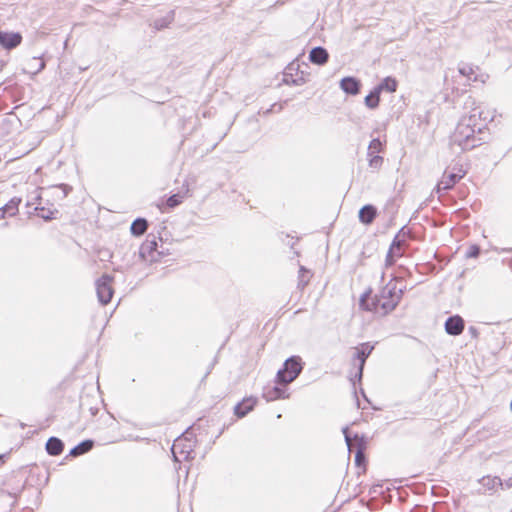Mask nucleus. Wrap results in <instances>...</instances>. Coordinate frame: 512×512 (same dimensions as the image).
<instances>
[{"label": "nucleus", "mask_w": 512, "mask_h": 512, "mask_svg": "<svg viewBox=\"0 0 512 512\" xmlns=\"http://www.w3.org/2000/svg\"><path fill=\"white\" fill-rule=\"evenodd\" d=\"M482 114L480 108L475 107L469 116H463L451 136V144L457 145L462 151H467L485 143L487 131L481 120L485 121L486 116L482 117Z\"/></svg>", "instance_id": "1"}, {"label": "nucleus", "mask_w": 512, "mask_h": 512, "mask_svg": "<svg viewBox=\"0 0 512 512\" xmlns=\"http://www.w3.org/2000/svg\"><path fill=\"white\" fill-rule=\"evenodd\" d=\"M404 290L405 287L397 288L394 280H391L380 290L379 294L375 296L372 302L373 307L370 308L367 305L366 309L375 310L376 312L381 310L383 314H388L399 304Z\"/></svg>", "instance_id": "2"}, {"label": "nucleus", "mask_w": 512, "mask_h": 512, "mask_svg": "<svg viewBox=\"0 0 512 512\" xmlns=\"http://www.w3.org/2000/svg\"><path fill=\"white\" fill-rule=\"evenodd\" d=\"M302 369V362L299 356L288 358L284 363V367L277 372V382L283 385L293 382L301 373Z\"/></svg>", "instance_id": "3"}, {"label": "nucleus", "mask_w": 512, "mask_h": 512, "mask_svg": "<svg viewBox=\"0 0 512 512\" xmlns=\"http://www.w3.org/2000/svg\"><path fill=\"white\" fill-rule=\"evenodd\" d=\"M191 433L186 431L182 436L178 437L172 445V453L176 461H180L177 454L183 455V458H188L189 454L193 451L194 441L190 438Z\"/></svg>", "instance_id": "4"}, {"label": "nucleus", "mask_w": 512, "mask_h": 512, "mask_svg": "<svg viewBox=\"0 0 512 512\" xmlns=\"http://www.w3.org/2000/svg\"><path fill=\"white\" fill-rule=\"evenodd\" d=\"M113 277L110 275H103L96 281V292L99 302L106 305L111 301L114 290L112 287Z\"/></svg>", "instance_id": "5"}, {"label": "nucleus", "mask_w": 512, "mask_h": 512, "mask_svg": "<svg viewBox=\"0 0 512 512\" xmlns=\"http://www.w3.org/2000/svg\"><path fill=\"white\" fill-rule=\"evenodd\" d=\"M161 252L157 251L156 237L149 235L139 248V256L143 261L153 263L158 261Z\"/></svg>", "instance_id": "6"}, {"label": "nucleus", "mask_w": 512, "mask_h": 512, "mask_svg": "<svg viewBox=\"0 0 512 512\" xmlns=\"http://www.w3.org/2000/svg\"><path fill=\"white\" fill-rule=\"evenodd\" d=\"M373 350L374 346L368 342L361 343L358 347L355 348L354 360L358 361V371L355 377L358 379V381L362 379L366 359L370 356Z\"/></svg>", "instance_id": "7"}, {"label": "nucleus", "mask_w": 512, "mask_h": 512, "mask_svg": "<svg viewBox=\"0 0 512 512\" xmlns=\"http://www.w3.org/2000/svg\"><path fill=\"white\" fill-rule=\"evenodd\" d=\"M478 482L481 485V488L478 490L479 494H493L499 488H503V482L501 478L498 476H483L481 479L478 480Z\"/></svg>", "instance_id": "8"}, {"label": "nucleus", "mask_w": 512, "mask_h": 512, "mask_svg": "<svg viewBox=\"0 0 512 512\" xmlns=\"http://www.w3.org/2000/svg\"><path fill=\"white\" fill-rule=\"evenodd\" d=\"M22 42V35L19 32H11L0 29V45L6 50L18 47Z\"/></svg>", "instance_id": "9"}, {"label": "nucleus", "mask_w": 512, "mask_h": 512, "mask_svg": "<svg viewBox=\"0 0 512 512\" xmlns=\"http://www.w3.org/2000/svg\"><path fill=\"white\" fill-rule=\"evenodd\" d=\"M463 178V174H455V173H447L443 174L442 179L438 182L436 186V192H446L450 190L458 181Z\"/></svg>", "instance_id": "10"}, {"label": "nucleus", "mask_w": 512, "mask_h": 512, "mask_svg": "<svg viewBox=\"0 0 512 512\" xmlns=\"http://www.w3.org/2000/svg\"><path fill=\"white\" fill-rule=\"evenodd\" d=\"M344 434L345 442L349 451H353L354 449L365 450L366 448V440L364 436H360L359 434H355L353 437L349 434V428L346 426L342 429Z\"/></svg>", "instance_id": "11"}, {"label": "nucleus", "mask_w": 512, "mask_h": 512, "mask_svg": "<svg viewBox=\"0 0 512 512\" xmlns=\"http://www.w3.org/2000/svg\"><path fill=\"white\" fill-rule=\"evenodd\" d=\"M464 320L459 315L450 316L445 322V331L452 336L460 335L464 330Z\"/></svg>", "instance_id": "12"}, {"label": "nucleus", "mask_w": 512, "mask_h": 512, "mask_svg": "<svg viewBox=\"0 0 512 512\" xmlns=\"http://www.w3.org/2000/svg\"><path fill=\"white\" fill-rule=\"evenodd\" d=\"M257 400L255 398H246L242 402L238 403L234 408V413L237 417L242 418L246 416L250 411L253 410Z\"/></svg>", "instance_id": "13"}, {"label": "nucleus", "mask_w": 512, "mask_h": 512, "mask_svg": "<svg viewBox=\"0 0 512 512\" xmlns=\"http://www.w3.org/2000/svg\"><path fill=\"white\" fill-rule=\"evenodd\" d=\"M309 59L314 64L324 65L329 59V54L325 48L318 46L310 51Z\"/></svg>", "instance_id": "14"}, {"label": "nucleus", "mask_w": 512, "mask_h": 512, "mask_svg": "<svg viewBox=\"0 0 512 512\" xmlns=\"http://www.w3.org/2000/svg\"><path fill=\"white\" fill-rule=\"evenodd\" d=\"M340 87L347 94L356 95L360 91V82L354 77H345L341 80Z\"/></svg>", "instance_id": "15"}, {"label": "nucleus", "mask_w": 512, "mask_h": 512, "mask_svg": "<svg viewBox=\"0 0 512 512\" xmlns=\"http://www.w3.org/2000/svg\"><path fill=\"white\" fill-rule=\"evenodd\" d=\"M377 215L376 208L373 205H365L359 211V220L363 224H371Z\"/></svg>", "instance_id": "16"}, {"label": "nucleus", "mask_w": 512, "mask_h": 512, "mask_svg": "<svg viewBox=\"0 0 512 512\" xmlns=\"http://www.w3.org/2000/svg\"><path fill=\"white\" fill-rule=\"evenodd\" d=\"M64 444L57 437H50L46 443V451L51 456H58L63 452Z\"/></svg>", "instance_id": "17"}, {"label": "nucleus", "mask_w": 512, "mask_h": 512, "mask_svg": "<svg viewBox=\"0 0 512 512\" xmlns=\"http://www.w3.org/2000/svg\"><path fill=\"white\" fill-rule=\"evenodd\" d=\"M263 397L267 401H274L277 399L285 398L286 395H285V391L282 388H280L278 386H273V387H266L264 389Z\"/></svg>", "instance_id": "18"}, {"label": "nucleus", "mask_w": 512, "mask_h": 512, "mask_svg": "<svg viewBox=\"0 0 512 512\" xmlns=\"http://www.w3.org/2000/svg\"><path fill=\"white\" fill-rule=\"evenodd\" d=\"M147 228L148 221L145 218H137L132 222L130 230L134 236H141L146 232Z\"/></svg>", "instance_id": "19"}, {"label": "nucleus", "mask_w": 512, "mask_h": 512, "mask_svg": "<svg viewBox=\"0 0 512 512\" xmlns=\"http://www.w3.org/2000/svg\"><path fill=\"white\" fill-rule=\"evenodd\" d=\"M174 18H175V11L171 10L165 16L155 19L153 22V26L156 30L164 29V28L168 27L174 21Z\"/></svg>", "instance_id": "20"}, {"label": "nucleus", "mask_w": 512, "mask_h": 512, "mask_svg": "<svg viewBox=\"0 0 512 512\" xmlns=\"http://www.w3.org/2000/svg\"><path fill=\"white\" fill-rule=\"evenodd\" d=\"M375 89L377 92H379V94L382 91H387L390 93L395 92L397 89V81L392 77H386L378 86L375 87Z\"/></svg>", "instance_id": "21"}, {"label": "nucleus", "mask_w": 512, "mask_h": 512, "mask_svg": "<svg viewBox=\"0 0 512 512\" xmlns=\"http://www.w3.org/2000/svg\"><path fill=\"white\" fill-rule=\"evenodd\" d=\"M21 200L18 198H12L1 210L0 217H3L5 214L9 216H14L18 212V206Z\"/></svg>", "instance_id": "22"}, {"label": "nucleus", "mask_w": 512, "mask_h": 512, "mask_svg": "<svg viewBox=\"0 0 512 512\" xmlns=\"http://www.w3.org/2000/svg\"><path fill=\"white\" fill-rule=\"evenodd\" d=\"M92 447H93V441L85 440V441L81 442L80 444H78L77 446H75L74 448H72L70 451V455L74 456V457L80 456V455L90 451L92 449Z\"/></svg>", "instance_id": "23"}, {"label": "nucleus", "mask_w": 512, "mask_h": 512, "mask_svg": "<svg viewBox=\"0 0 512 512\" xmlns=\"http://www.w3.org/2000/svg\"><path fill=\"white\" fill-rule=\"evenodd\" d=\"M54 196L58 199H64L68 193L71 191V187L65 184H61L59 186H53L49 189Z\"/></svg>", "instance_id": "24"}, {"label": "nucleus", "mask_w": 512, "mask_h": 512, "mask_svg": "<svg viewBox=\"0 0 512 512\" xmlns=\"http://www.w3.org/2000/svg\"><path fill=\"white\" fill-rule=\"evenodd\" d=\"M379 92L374 88V90L365 97V105L370 109H375L379 105Z\"/></svg>", "instance_id": "25"}, {"label": "nucleus", "mask_w": 512, "mask_h": 512, "mask_svg": "<svg viewBox=\"0 0 512 512\" xmlns=\"http://www.w3.org/2000/svg\"><path fill=\"white\" fill-rule=\"evenodd\" d=\"M383 149V143L379 138L372 139L368 146L367 156L377 155Z\"/></svg>", "instance_id": "26"}, {"label": "nucleus", "mask_w": 512, "mask_h": 512, "mask_svg": "<svg viewBox=\"0 0 512 512\" xmlns=\"http://www.w3.org/2000/svg\"><path fill=\"white\" fill-rule=\"evenodd\" d=\"M309 271L301 266L300 269H299V282H298V287L301 288V289H304V287L308 284L309 282Z\"/></svg>", "instance_id": "27"}, {"label": "nucleus", "mask_w": 512, "mask_h": 512, "mask_svg": "<svg viewBox=\"0 0 512 512\" xmlns=\"http://www.w3.org/2000/svg\"><path fill=\"white\" fill-rule=\"evenodd\" d=\"M459 73L463 76H466L468 81H476L477 76L475 75V72L471 66L464 65L459 68Z\"/></svg>", "instance_id": "28"}, {"label": "nucleus", "mask_w": 512, "mask_h": 512, "mask_svg": "<svg viewBox=\"0 0 512 512\" xmlns=\"http://www.w3.org/2000/svg\"><path fill=\"white\" fill-rule=\"evenodd\" d=\"M40 205L41 203H39L38 206L35 207V210L38 211V216L43 218L44 220L53 219L54 211L51 209H46L45 207H42Z\"/></svg>", "instance_id": "29"}, {"label": "nucleus", "mask_w": 512, "mask_h": 512, "mask_svg": "<svg viewBox=\"0 0 512 512\" xmlns=\"http://www.w3.org/2000/svg\"><path fill=\"white\" fill-rule=\"evenodd\" d=\"M383 157L379 155L368 156V164L370 168L379 169L383 164Z\"/></svg>", "instance_id": "30"}, {"label": "nucleus", "mask_w": 512, "mask_h": 512, "mask_svg": "<svg viewBox=\"0 0 512 512\" xmlns=\"http://www.w3.org/2000/svg\"><path fill=\"white\" fill-rule=\"evenodd\" d=\"M183 198L184 197L182 195H180L179 193L174 194L167 199V206H169L170 208H174L182 203Z\"/></svg>", "instance_id": "31"}, {"label": "nucleus", "mask_w": 512, "mask_h": 512, "mask_svg": "<svg viewBox=\"0 0 512 512\" xmlns=\"http://www.w3.org/2000/svg\"><path fill=\"white\" fill-rule=\"evenodd\" d=\"M404 245V240H401L399 234L395 236L389 250L395 253H401V247Z\"/></svg>", "instance_id": "32"}, {"label": "nucleus", "mask_w": 512, "mask_h": 512, "mask_svg": "<svg viewBox=\"0 0 512 512\" xmlns=\"http://www.w3.org/2000/svg\"><path fill=\"white\" fill-rule=\"evenodd\" d=\"M480 254V248L477 245H471L466 252L467 258H476Z\"/></svg>", "instance_id": "33"}, {"label": "nucleus", "mask_w": 512, "mask_h": 512, "mask_svg": "<svg viewBox=\"0 0 512 512\" xmlns=\"http://www.w3.org/2000/svg\"><path fill=\"white\" fill-rule=\"evenodd\" d=\"M400 256H402V253H395V252L389 250L386 255V265L387 266L393 265L395 262V258L400 257Z\"/></svg>", "instance_id": "34"}, {"label": "nucleus", "mask_w": 512, "mask_h": 512, "mask_svg": "<svg viewBox=\"0 0 512 512\" xmlns=\"http://www.w3.org/2000/svg\"><path fill=\"white\" fill-rule=\"evenodd\" d=\"M365 461L364 450L357 449L355 453V463L357 466H360Z\"/></svg>", "instance_id": "35"}, {"label": "nucleus", "mask_w": 512, "mask_h": 512, "mask_svg": "<svg viewBox=\"0 0 512 512\" xmlns=\"http://www.w3.org/2000/svg\"><path fill=\"white\" fill-rule=\"evenodd\" d=\"M505 485L506 488H512V477L507 479L505 483H503V486Z\"/></svg>", "instance_id": "36"}, {"label": "nucleus", "mask_w": 512, "mask_h": 512, "mask_svg": "<svg viewBox=\"0 0 512 512\" xmlns=\"http://www.w3.org/2000/svg\"><path fill=\"white\" fill-rule=\"evenodd\" d=\"M452 173H455V174H463V177L465 176L466 174V171L462 169V167H459L457 169V171H453Z\"/></svg>", "instance_id": "37"}, {"label": "nucleus", "mask_w": 512, "mask_h": 512, "mask_svg": "<svg viewBox=\"0 0 512 512\" xmlns=\"http://www.w3.org/2000/svg\"><path fill=\"white\" fill-rule=\"evenodd\" d=\"M471 104V105H474L475 104V101L473 99H469L467 102H466V105L467 104Z\"/></svg>", "instance_id": "38"}, {"label": "nucleus", "mask_w": 512, "mask_h": 512, "mask_svg": "<svg viewBox=\"0 0 512 512\" xmlns=\"http://www.w3.org/2000/svg\"><path fill=\"white\" fill-rule=\"evenodd\" d=\"M361 305H365V298L364 297L361 298Z\"/></svg>", "instance_id": "39"}, {"label": "nucleus", "mask_w": 512, "mask_h": 512, "mask_svg": "<svg viewBox=\"0 0 512 512\" xmlns=\"http://www.w3.org/2000/svg\"><path fill=\"white\" fill-rule=\"evenodd\" d=\"M2 458V455H0V459Z\"/></svg>", "instance_id": "40"}]
</instances>
